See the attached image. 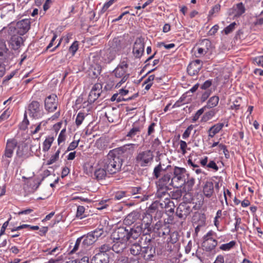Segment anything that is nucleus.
I'll return each instance as SVG.
<instances>
[{
	"instance_id": "f257e3e1",
	"label": "nucleus",
	"mask_w": 263,
	"mask_h": 263,
	"mask_svg": "<svg viewBox=\"0 0 263 263\" xmlns=\"http://www.w3.org/2000/svg\"><path fill=\"white\" fill-rule=\"evenodd\" d=\"M122 147L110 150L104 160V167L109 174H115L121 170L123 165V154Z\"/></svg>"
},
{
	"instance_id": "f03ea898",
	"label": "nucleus",
	"mask_w": 263,
	"mask_h": 263,
	"mask_svg": "<svg viewBox=\"0 0 263 263\" xmlns=\"http://www.w3.org/2000/svg\"><path fill=\"white\" fill-rule=\"evenodd\" d=\"M31 22L29 19H23L16 23H11L7 27L8 34L17 33L23 35L27 33L30 29Z\"/></svg>"
},
{
	"instance_id": "7ed1b4c3",
	"label": "nucleus",
	"mask_w": 263,
	"mask_h": 263,
	"mask_svg": "<svg viewBox=\"0 0 263 263\" xmlns=\"http://www.w3.org/2000/svg\"><path fill=\"white\" fill-rule=\"evenodd\" d=\"M128 67V64L127 60H123L120 62L117 67L114 70L112 73L115 78L121 79V80L117 83L116 87H120L129 78V73L127 71Z\"/></svg>"
},
{
	"instance_id": "20e7f679",
	"label": "nucleus",
	"mask_w": 263,
	"mask_h": 263,
	"mask_svg": "<svg viewBox=\"0 0 263 263\" xmlns=\"http://www.w3.org/2000/svg\"><path fill=\"white\" fill-rule=\"evenodd\" d=\"M154 159L153 152L149 149L141 151L137 153L135 161L138 166L145 167L149 166Z\"/></svg>"
},
{
	"instance_id": "39448f33",
	"label": "nucleus",
	"mask_w": 263,
	"mask_h": 263,
	"mask_svg": "<svg viewBox=\"0 0 263 263\" xmlns=\"http://www.w3.org/2000/svg\"><path fill=\"white\" fill-rule=\"evenodd\" d=\"M28 112L30 117L35 119H40L44 115V111L41 105L37 101H32L29 104Z\"/></svg>"
},
{
	"instance_id": "423d86ee",
	"label": "nucleus",
	"mask_w": 263,
	"mask_h": 263,
	"mask_svg": "<svg viewBox=\"0 0 263 263\" xmlns=\"http://www.w3.org/2000/svg\"><path fill=\"white\" fill-rule=\"evenodd\" d=\"M144 38L140 36L137 37L134 43L132 53L135 59H140L144 54L145 48Z\"/></svg>"
},
{
	"instance_id": "0eeeda50",
	"label": "nucleus",
	"mask_w": 263,
	"mask_h": 263,
	"mask_svg": "<svg viewBox=\"0 0 263 263\" xmlns=\"http://www.w3.org/2000/svg\"><path fill=\"white\" fill-rule=\"evenodd\" d=\"M216 235V234L213 231L211 230L203 236V241L202 245L205 251H210L214 249L216 247L217 245V241L213 238V236Z\"/></svg>"
},
{
	"instance_id": "6e6552de",
	"label": "nucleus",
	"mask_w": 263,
	"mask_h": 263,
	"mask_svg": "<svg viewBox=\"0 0 263 263\" xmlns=\"http://www.w3.org/2000/svg\"><path fill=\"white\" fill-rule=\"evenodd\" d=\"M17 145V142L15 139H8L7 140L6 146L5 150V153L3 156L4 163L8 166L10 162L9 160L4 159V158H10L12 157L13 151Z\"/></svg>"
},
{
	"instance_id": "1a4fd4ad",
	"label": "nucleus",
	"mask_w": 263,
	"mask_h": 263,
	"mask_svg": "<svg viewBox=\"0 0 263 263\" xmlns=\"http://www.w3.org/2000/svg\"><path fill=\"white\" fill-rule=\"evenodd\" d=\"M111 237L114 240H119L126 243L129 239V230L124 227L118 228L114 231Z\"/></svg>"
},
{
	"instance_id": "9d476101",
	"label": "nucleus",
	"mask_w": 263,
	"mask_h": 263,
	"mask_svg": "<svg viewBox=\"0 0 263 263\" xmlns=\"http://www.w3.org/2000/svg\"><path fill=\"white\" fill-rule=\"evenodd\" d=\"M8 34L11 36L8 43L12 49L17 50L24 45V42L26 40L25 37L17 35V33Z\"/></svg>"
},
{
	"instance_id": "9b49d317",
	"label": "nucleus",
	"mask_w": 263,
	"mask_h": 263,
	"mask_svg": "<svg viewBox=\"0 0 263 263\" xmlns=\"http://www.w3.org/2000/svg\"><path fill=\"white\" fill-rule=\"evenodd\" d=\"M58 106V98L55 94H51L47 96L44 100V106L46 110L48 112L54 111Z\"/></svg>"
},
{
	"instance_id": "f8f14e48",
	"label": "nucleus",
	"mask_w": 263,
	"mask_h": 263,
	"mask_svg": "<svg viewBox=\"0 0 263 263\" xmlns=\"http://www.w3.org/2000/svg\"><path fill=\"white\" fill-rule=\"evenodd\" d=\"M154 232L159 237L165 238L170 233V229L166 224L162 221H158L155 224L153 228Z\"/></svg>"
},
{
	"instance_id": "ddd939ff",
	"label": "nucleus",
	"mask_w": 263,
	"mask_h": 263,
	"mask_svg": "<svg viewBox=\"0 0 263 263\" xmlns=\"http://www.w3.org/2000/svg\"><path fill=\"white\" fill-rule=\"evenodd\" d=\"M185 168L175 166L173 169V176H172V183L174 182L175 184H178L180 186V181L183 182L184 180V174L186 173Z\"/></svg>"
},
{
	"instance_id": "4468645a",
	"label": "nucleus",
	"mask_w": 263,
	"mask_h": 263,
	"mask_svg": "<svg viewBox=\"0 0 263 263\" xmlns=\"http://www.w3.org/2000/svg\"><path fill=\"white\" fill-rule=\"evenodd\" d=\"M172 182V174L171 173H166L164 174L161 177H160L158 180L156 182V186H161L163 187H168L169 186L171 185L174 187H178L179 186L178 184L174 183Z\"/></svg>"
},
{
	"instance_id": "2eb2a0df",
	"label": "nucleus",
	"mask_w": 263,
	"mask_h": 263,
	"mask_svg": "<svg viewBox=\"0 0 263 263\" xmlns=\"http://www.w3.org/2000/svg\"><path fill=\"white\" fill-rule=\"evenodd\" d=\"M102 89V85L100 83H97L92 86L88 98L89 104L93 103L100 96Z\"/></svg>"
},
{
	"instance_id": "dca6fc26",
	"label": "nucleus",
	"mask_w": 263,
	"mask_h": 263,
	"mask_svg": "<svg viewBox=\"0 0 263 263\" xmlns=\"http://www.w3.org/2000/svg\"><path fill=\"white\" fill-rule=\"evenodd\" d=\"M202 67V62L200 60H196L190 63L187 68V72L191 76H197Z\"/></svg>"
},
{
	"instance_id": "f3484780",
	"label": "nucleus",
	"mask_w": 263,
	"mask_h": 263,
	"mask_svg": "<svg viewBox=\"0 0 263 263\" xmlns=\"http://www.w3.org/2000/svg\"><path fill=\"white\" fill-rule=\"evenodd\" d=\"M191 212L190 205L186 203H181L178 206L176 214L179 218L186 217Z\"/></svg>"
},
{
	"instance_id": "a211bd4d",
	"label": "nucleus",
	"mask_w": 263,
	"mask_h": 263,
	"mask_svg": "<svg viewBox=\"0 0 263 263\" xmlns=\"http://www.w3.org/2000/svg\"><path fill=\"white\" fill-rule=\"evenodd\" d=\"M160 206L162 209H165L166 212L167 213H173L174 212L175 205L174 202L171 200L170 198L160 202Z\"/></svg>"
},
{
	"instance_id": "6ab92c4d",
	"label": "nucleus",
	"mask_w": 263,
	"mask_h": 263,
	"mask_svg": "<svg viewBox=\"0 0 263 263\" xmlns=\"http://www.w3.org/2000/svg\"><path fill=\"white\" fill-rule=\"evenodd\" d=\"M141 255L146 260H153L155 255V249L150 246L144 247L142 248Z\"/></svg>"
},
{
	"instance_id": "aec40b11",
	"label": "nucleus",
	"mask_w": 263,
	"mask_h": 263,
	"mask_svg": "<svg viewBox=\"0 0 263 263\" xmlns=\"http://www.w3.org/2000/svg\"><path fill=\"white\" fill-rule=\"evenodd\" d=\"M143 127V125H138L136 124H134L132 128L126 135V137L128 138V139H133L136 136L139 137Z\"/></svg>"
},
{
	"instance_id": "412c9836",
	"label": "nucleus",
	"mask_w": 263,
	"mask_h": 263,
	"mask_svg": "<svg viewBox=\"0 0 263 263\" xmlns=\"http://www.w3.org/2000/svg\"><path fill=\"white\" fill-rule=\"evenodd\" d=\"M157 191L156 196L157 198L165 200L171 197V195L168 193L167 191L169 189L168 187H163L161 186H157Z\"/></svg>"
},
{
	"instance_id": "4be33fe9",
	"label": "nucleus",
	"mask_w": 263,
	"mask_h": 263,
	"mask_svg": "<svg viewBox=\"0 0 263 263\" xmlns=\"http://www.w3.org/2000/svg\"><path fill=\"white\" fill-rule=\"evenodd\" d=\"M80 238H82V247L85 249L96 241L94 236H92L90 233H88L86 235L80 237Z\"/></svg>"
},
{
	"instance_id": "5701e85b",
	"label": "nucleus",
	"mask_w": 263,
	"mask_h": 263,
	"mask_svg": "<svg viewBox=\"0 0 263 263\" xmlns=\"http://www.w3.org/2000/svg\"><path fill=\"white\" fill-rule=\"evenodd\" d=\"M214 184L212 181H206L203 187V193L204 195L210 198L214 193Z\"/></svg>"
},
{
	"instance_id": "b1692460",
	"label": "nucleus",
	"mask_w": 263,
	"mask_h": 263,
	"mask_svg": "<svg viewBox=\"0 0 263 263\" xmlns=\"http://www.w3.org/2000/svg\"><path fill=\"white\" fill-rule=\"evenodd\" d=\"M139 217V213L136 211H133L126 217L124 220V222L126 225H131L135 222Z\"/></svg>"
},
{
	"instance_id": "393cba45",
	"label": "nucleus",
	"mask_w": 263,
	"mask_h": 263,
	"mask_svg": "<svg viewBox=\"0 0 263 263\" xmlns=\"http://www.w3.org/2000/svg\"><path fill=\"white\" fill-rule=\"evenodd\" d=\"M224 123H218L211 127L208 131L209 138H213L223 127Z\"/></svg>"
},
{
	"instance_id": "a878e982",
	"label": "nucleus",
	"mask_w": 263,
	"mask_h": 263,
	"mask_svg": "<svg viewBox=\"0 0 263 263\" xmlns=\"http://www.w3.org/2000/svg\"><path fill=\"white\" fill-rule=\"evenodd\" d=\"M114 244L111 246V249L113 251L117 253H122L123 250L126 248V243L119 241V240H114Z\"/></svg>"
},
{
	"instance_id": "bb28decb",
	"label": "nucleus",
	"mask_w": 263,
	"mask_h": 263,
	"mask_svg": "<svg viewBox=\"0 0 263 263\" xmlns=\"http://www.w3.org/2000/svg\"><path fill=\"white\" fill-rule=\"evenodd\" d=\"M102 67L99 65L92 66L89 70V76L92 79H96L100 74Z\"/></svg>"
},
{
	"instance_id": "cd10ccee",
	"label": "nucleus",
	"mask_w": 263,
	"mask_h": 263,
	"mask_svg": "<svg viewBox=\"0 0 263 263\" xmlns=\"http://www.w3.org/2000/svg\"><path fill=\"white\" fill-rule=\"evenodd\" d=\"M119 93H116L114 94L112 96L111 98H110V100L111 101H117L118 102H121V101H127L134 99L138 96V93H136L132 95L131 97H129L127 98H124L123 97H122L121 96H119Z\"/></svg>"
},
{
	"instance_id": "c85d7f7f",
	"label": "nucleus",
	"mask_w": 263,
	"mask_h": 263,
	"mask_svg": "<svg viewBox=\"0 0 263 263\" xmlns=\"http://www.w3.org/2000/svg\"><path fill=\"white\" fill-rule=\"evenodd\" d=\"M184 183V186L183 190L186 192H189L193 190V187L195 184V180L193 177H189L187 178V181H183Z\"/></svg>"
},
{
	"instance_id": "c756f323",
	"label": "nucleus",
	"mask_w": 263,
	"mask_h": 263,
	"mask_svg": "<svg viewBox=\"0 0 263 263\" xmlns=\"http://www.w3.org/2000/svg\"><path fill=\"white\" fill-rule=\"evenodd\" d=\"M47 122L42 121L37 124H33L30 127V135H33L39 133L43 126H45Z\"/></svg>"
},
{
	"instance_id": "7c9ffc66",
	"label": "nucleus",
	"mask_w": 263,
	"mask_h": 263,
	"mask_svg": "<svg viewBox=\"0 0 263 263\" xmlns=\"http://www.w3.org/2000/svg\"><path fill=\"white\" fill-rule=\"evenodd\" d=\"M82 238H80V237L77 238V239L76 240V241L74 243V245L73 246L71 245H72V243H71L69 246L70 248H72V249L70 251V254L75 253L79 249H80V250L81 251H83L84 250H85V249H83L82 247Z\"/></svg>"
},
{
	"instance_id": "2f4dec72",
	"label": "nucleus",
	"mask_w": 263,
	"mask_h": 263,
	"mask_svg": "<svg viewBox=\"0 0 263 263\" xmlns=\"http://www.w3.org/2000/svg\"><path fill=\"white\" fill-rule=\"evenodd\" d=\"M171 167V165H168L165 168H163L162 166L161 163H159L154 168L153 173V177L156 179H158L159 178H160L161 173L162 172H164L166 170V169H168V167Z\"/></svg>"
},
{
	"instance_id": "473e14b6",
	"label": "nucleus",
	"mask_w": 263,
	"mask_h": 263,
	"mask_svg": "<svg viewBox=\"0 0 263 263\" xmlns=\"http://www.w3.org/2000/svg\"><path fill=\"white\" fill-rule=\"evenodd\" d=\"M234 16L239 17L245 12L246 9L242 3L237 4L234 7Z\"/></svg>"
},
{
	"instance_id": "72a5a7b5",
	"label": "nucleus",
	"mask_w": 263,
	"mask_h": 263,
	"mask_svg": "<svg viewBox=\"0 0 263 263\" xmlns=\"http://www.w3.org/2000/svg\"><path fill=\"white\" fill-rule=\"evenodd\" d=\"M91 263H108V256H102L101 253H97L91 259Z\"/></svg>"
},
{
	"instance_id": "f704fd0d",
	"label": "nucleus",
	"mask_w": 263,
	"mask_h": 263,
	"mask_svg": "<svg viewBox=\"0 0 263 263\" xmlns=\"http://www.w3.org/2000/svg\"><path fill=\"white\" fill-rule=\"evenodd\" d=\"M107 170L103 168H99L96 170L94 173L95 178L98 180H103L105 179L107 175Z\"/></svg>"
},
{
	"instance_id": "c9c22d12",
	"label": "nucleus",
	"mask_w": 263,
	"mask_h": 263,
	"mask_svg": "<svg viewBox=\"0 0 263 263\" xmlns=\"http://www.w3.org/2000/svg\"><path fill=\"white\" fill-rule=\"evenodd\" d=\"M219 101V97L217 96H214L209 99L206 103V104L204 107H205V109L214 108L218 105Z\"/></svg>"
},
{
	"instance_id": "e433bc0d",
	"label": "nucleus",
	"mask_w": 263,
	"mask_h": 263,
	"mask_svg": "<svg viewBox=\"0 0 263 263\" xmlns=\"http://www.w3.org/2000/svg\"><path fill=\"white\" fill-rule=\"evenodd\" d=\"M54 140V139L52 136H48L46 137V139L43 143V151L44 152H47L49 150Z\"/></svg>"
},
{
	"instance_id": "4c0bfd02",
	"label": "nucleus",
	"mask_w": 263,
	"mask_h": 263,
	"mask_svg": "<svg viewBox=\"0 0 263 263\" xmlns=\"http://www.w3.org/2000/svg\"><path fill=\"white\" fill-rule=\"evenodd\" d=\"M8 49L6 47L5 42H3V45L0 47V63L3 64L7 57Z\"/></svg>"
},
{
	"instance_id": "58836bf2",
	"label": "nucleus",
	"mask_w": 263,
	"mask_h": 263,
	"mask_svg": "<svg viewBox=\"0 0 263 263\" xmlns=\"http://www.w3.org/2000/svg\"><path fill=\"white\" fill-rule=\"evenodd\" d=\"M217 110L216 109H212L211 110L206 112L202 117L201 119V122H206L211 120L216 114Z\"/></svg>"
},
{
	"instance_id": "ea45409f",
	"label": "nucleus",
	"mask_w": 263,
	"mask_h": 263,
	"mask_svg": "<svg viewBox=\"0 0 263 263\" xmlns=\"http://www.w3.org/2000/svg\"><path fill=\"white\" fill-rule=\"evenodd\" d=\"M142 248L138 243H134L130 246L129 251L131 254L134 256L139 255L142 253Z\"/></svg>"
},
{
	"instance_id": "a19ab883",
	"label": "nucleus",
	"mask_w": 263,
	"mask_h": 263,
	"mask_svg": "<svg viewBox=\"0 0 263 263\" xmlns=\"http://www.w3.org/2000/svg\"><path fill=\"white\" fill-rule=\"evenodd\" d=\"M95 146L100 150H104L107 147V141L105 139L100 138L96 141Z\"/></svg>"
},
{
	"instance_id": "79ce46f5",
	"label": "nucleus",
	"mask_w": 263,
	"mask_h": 263,
	"mask_svg": "<svg viewBox=\"0 0 263 263\" xmlns=\"http://www.w3.org/2000/svg\"><path fill=\"white\" fill-rule=\"evenodd\" d=\"M111 249V246L109 244H104L98 248L97 253H101L102 256L105 257V255H108L106 253Z\"/></svg>"
},
{
	"instance_id": "37998d69",
	"label": "nucleus",
	"mask_w": 263,
	"mask_h": 263,
	"mask_svg": "<svg viewBox=\"0 0 263 263\" xmlns=\"http://www.w3.org/2000/svg\"><path fill=\"white\" fill-rule=\"evenodd\" d=\"M60 152L61 148H59L55 152V154L52 155L50 158V159L47 161L46 164L49 165L57 161L59 158V155Z\"/></svg>"
},
{
	"instance_id": "c03bdc74",
	"label": "nucleus",
	"mask_w": 263,
	"mask_h": 263,
	"mask_svg": "<svg viewBox=\"0 0 263 263\" xmlns=\"http://www.w3.org/2000/svg\"><path fill=\"white\" fill-rule=\"evenodd\" d=\"M167 236H168L166 239V242H170L175 244L178 240L179 235L177 232H173L171 233H170Z\"/></svg>"
},
{
	"instance_id": "a18cd8bd",
	"label": "nucleus",
	"mask_w": 263,
	"mask_h": 263,
	"mask_svg": "<svg viewBox=\"0 0 263 263\" xmlns=\"http://www.w3.org/2000/svg\"><path fill=\"white\" fill-rule=\"evenodd\" d=\"M236 244V242L234 240H232L228 243H224L221 245L219 249L222 251H229L233 248Z\"/></svg>"
},
{
	"instance_id": "49530a36",
	"label": "nucleus",
	"mask_w": 263,
	"mask_h": 263,
	"mask_svg": "<svg viewBox=\"0 0 263 263\" xmlns=\"http://www.w3.org/2000/svg\"><path fill=\"white\" fill-rule=\"evenodd\" d=\"M85 116L86 115L84 112H79L78 114L76 119V124L77 127L80 126L82 124L85 118Z\"/></svg>"
},
{
	"instance_id": "de8ad7c7",
	"label": "nucleus",
	"mask_w": 263,
	"mask_h": 263,
	"mask_svg": "<svg viewBox=\"0 0 263 263\" xmlns=\"http://www.w3.org/2000/svg\"><path fill=\"white\" fill-rule=\"evenodd\" d=\"M29 124V121L27 118L26 113L24 114V119L20 124V128L21 130H25Z\"/></svg>"
},
{
	"instance_id": "09e8293b",
	"label": "nucleus",
	"mask_w": 263,
	"mask_h": 263,
	"mask_svg": "<svg viewBox=\"0 0 263 263\" xmlns=\"http://www.w3.org/2000/svg\"><path fill=\"white\" fill-rule=\"evenodd\" d=\"M79 49V42L74 41L69 47V52L71 54L72 56H74Z\"/></svg>"
},
{
	"instance_id": "8fccbe9b",
	"label": "nucleus",
	"mask_w": 263,
	"mask_h": 263,
	"mask_svg": "<svg viewBox=\"0 0 263 263\" xmlns=\"http://www.w3.org/2000/svg\"><path fill=\"white\" fill-rule=\"evenodd\" d=\"M118 82H117V81L114 79L112 80L111 78H110L109 80L107 82L104 88L107 90H109L111 89L114 87L116 88V85L117 83Z\"/></svg>"
},
{
	"instance_id": "3c124183",
	"label": "nucleus",
	"mask_w": 263,
	"mask_h": 263,
	"mask_svg": "<svg viewBox=\"0 0 263 263\" xmlns=\"http://www.w3.org/2000/svg\"><path fill=\"white\" fill-rule=\"evenodd\" d=\"M90 233L92 236H94L95 239L97 240L104 234V231L102 229H97Z\"/></svg>"
},
{
	"instance_id": "603ef678",
	"label": "nucleus",
	"mask_w": 263,
	"mask_h": 263,
	"mask_svg": "<svg viewBox=\"0 0 263 263\" xmlns=\"http://www.w3.org/2000/svg\"><path fill=\"white\" fill-rule=\"evenodd\" d=\"M205 110V107H203L201 108L200 109H199V110H198L196 111V112L195 113V114L192 117V122H196L199 119L200 116L202 114H203V113L204 112Z\"/></svg>"
},
{
	"instance_id": "864d4df0",
	"label": "nucleus",
	"mask_w": 263,
	"mask_h": 263,
	"mask_svg": "<svg viewBox=\"0 0 263 263\" xmlns=\"http://www.w3.org/2000/svg\"><path fill=\"white\" fill-rule=\"evenodd\" d=\"M140 229H138V230H134L133 229H130V230H129V239H136L140 235Z\"/></svg>"
},
{
	"instance_id": "5fc2aeb1",
	"label": "nucleus",
	"mask_w": 263,
	"mask_h": 263,
	"mask_svg": "<svg viewBox=\"0 0 263 263\" xmlns=\"http://www.w3.org/2000/svg\"><path fill=\"white\" fill-rule=\"evenodd\" d=\"M221 9V5L217 4L214 5L209 12V16H212L215 13H218Z\"/></svg>"
},
{
	"instance_id": "6e6d98bb",
	"label": "nucleus",
	"mask_w": 263,
	"mask_h": 263,
	"mask_svg": "<svg viewBox=\"0 0 263 263\" xmlns=\"http://www.w3.org/2000/svg\"><path fill=\"white\" fill-rule=\"evenodd\" d=\"M66 129H63L61 131L58 138V144L60 145L61 143L64 142L66 140Z\"/></svg>"
},
{
	"instance_id": "4d7b16f0",
	"label": "nucleus",
	"mask_w": 263,
	"mask_h": 263,
	"mask_svg": "<svg viewBox=\"0 0 263 263\" xmlns=\"http://www.w3.org/2000/svg\"><path fill=\"white\" fill-rule=\"evenodd\" d=\"M11 113V110L9 109L5 110L0 116V123L7 120L10 116Z\"/></svg>"
},
{
	"instance_id": "13d9d810",
	"label": "nucleus",
	"mask_w": 263,
	"mask_h": 263,
	"mask_svg": "<svg viewBox=\"0 0 263 263\" xmlns=\"http://www.w3.org/2000/svg\"><path fill=\"white\" fill-rule=\"evenodd\" d=\"M236 25V24L235 22H233L230 24L229 26L226 27L224 30L223 32L226 34H228L230 33H231L235 28V26Z\"/></svg>"
},
{
	"instance_id": "bf43d9fd",
	"label": "nucleus",
	"mask_w": 263,
	"mask_h": 263,
	"mask_svg": "<svg viewBox=\"0 0 263 263\" xmlns=\"http://www.w3.org/2000/svg\"><path fill=\"white\" fill-rule=\"evenodd\" d=\"M194 128V125H190L185 130L183 134H182V138L184 139H186L188 138L191 134V131Z\"/></svg>"
},
{
	"instance_id": "052dcab7",
	"label": "nucleus",
	"mask_w": 263,
	"mask_h": 263,
	"mask_svg": "<svg viewBox=\"0 0 263 263\" xmlns=\"http://www.w3.org/2000/svg\"><path fill=\"white\" fill-rule=\"evenodd\" d=\"M253 63L258 66L263 67V55L256 57L253 59Z\"/></svg>"
},
{
	"instance_id": "680f3d73",
	"label": "nucleus",
	"mask_w": 263,
	"mask_h": 263,
	"mask_svg": "<svg viewBox=\"0 0 263 263\" xmlns=\"http://www.w3.org/2000/svg\"><path fill=\"white\" fill-rule=\"evenodd\" d=\"M179 145L181 153L184 155L186 153V149L187 148V143L184 141L180 140L179 141Z\"/></svg>"
},
{
	"instance_id": "e2e57ef3",
	"label": "nucleus",
	"mask_w": 263,
	"mask_h": 263,
	"mask_svg": "<svg viewBox=\"0 0 263 263\" xmlns=\"http://www.w3.org/2000/svg\"><path fill=\"white\" fill-rule=\"evenodd\" d=\"M235 223L234 224L235 228L231 230L232 232H235L238 231L239 229V226L241 223V219L238 216H236L235 218Z\"/></svg>"
},
{
	"instance_id": "0e129e2a",
	"label": "nucleus",
	"mask_w": 263,
	"mask_h": 263,
	"mask_svg": "<svg viewBox=\"0 0 263 263\" xmlns=\"http://www.w3.org/2000/svg\"><path fill=\"white\" fill-rule=\"evenodd\" d=\"M85 208L83 206L79 205L77 208V217L82 219L84 217L83 214L85 212Z\"/></svg>"
},
{
	"instance_id": "69168bd1",
	"label": "nucleus",
	"mask_w": 263,
	"mask_h": 263,
	"mask_svg": "<svg viewBox=\"0 0 263 263\" xmlns=\"http://www.w3.org/2000/svg\"><path fill=\"white\" fill-rule=\"evenodd\" d=\"M200 45L201 46L204 47V48L206 49V52H208L211 46V43L208 39H204L202 40Z\"/></svg>"
},
{
	"instance_id": "338daca9",
	"label": "nucleus",
	"mask_w": 263,
	"mask_h": 263,
	"mask_svg": "<svg viewBox=\"0 0 263 263\" xmlns=\"http://www.w3.org/2000/svg\"><path fill=\"white\" fill-rule=\"evenodd\" d=\"M182 196V192L181 190H177L172 193L171 197L173 199L178 200Z\"/></svg>"
},
{
	"instance_id": "774afa93",
	"label": "nucleus",
	"mask_w": 263,
	"mask_h": 263,
	"mask_svg": "<svg viewBox=\"0 0 263 263\" xmlns=\"http://www.w3.org/2000/svg\"><path fill=\"white\" fill-rule=\"evenodd\" d=\"M152 220V216L149 213L145 214V216H143L142 221L143 223H145L146 226L150 224Z\"/></svg>"
}]
</instances>
